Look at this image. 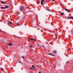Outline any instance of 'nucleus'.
<instances>
[{
  "label": "nucleus",
  "instance_id": "nucleus-1",
  "mask_svg": "<svg viewBox=\"0 0 73 73\" xmlns=\"http://www.w3.org/2000/svg\"><path fill=\"white\" fill-rule=\"evenodd\" d=\"M23 8H24V7H23V6H21L19 8V11L22 12L23 10Z\"/></svg>",
  "mask_w": 73,
  "mask_h": 73
},
{
  "label": "nucleus",
  "instance_id": "nucleus-2",
  "mask_svg": "<svg viewBox=\"0 0 73 73\" xmlns=\"http://www.w3.org/2000/svg\"><path fill=\"white\" fill-rule=\"evenodd\" d=\"M41 5H42V4H43V2H44V0H41Z\"/></svg>",
  "mask_w": 73,
  "mask_h": 73
},
{
  "label": "nucleus",
  "instance_id": "nucleus-3",
  "mask_svg": "<svg viewBox=\"0 0 73 73\" xmlns=\"http://www.w3.org/2000/svg\"><path fill=\"white\" fill-rule=\"evenodd\" d=\"M64 10H65L66 11V12H69V13L70 12V11H68V9H66V8H65V9H64Z\"/></svg>",
  "mask_w": 73,
  "mask_h": 73
},
{
  "label": "nucleus",
  "instance_id": "nucleus-4",
  "mask_svg": "<svg viewBox=\"0 0 73 73\" xmlns=\"http://www.w3.org/2000/svg\"><path fill=\"white\" fill-rule=\"evenodd\" d=\"M20 13L19 12H17L16 13V14L17 15H19Z\"/></svg>",
  "mask_w": 73,
  "mask_h": 73
},
{
  "label": "nucleus",
  "instance_id": "nucleus-5",
  "mask_svg": "<svg viewBox=\"0 0 73 73\" xmlns=\"http://www.w3.org/2000/svg\"><path fill=\"white\" fill-rule=\"evenodd\" d=\"M8 45H9V46H12V44L11 43H9L8 44Z\"/></svg>",
  "mask_w": 73,
  "mask_h": 73
},
{
  "label": "nucleus",
  "instance_id": "nucleus-6",
  "mask_svg": "<svg viewBox=\"0 0 73 73\" xmlns=\"http://www.w3.org/2000/svg\"><path fill=\"white\" fill-rule=\"evenodd\" d=\"M0 8H1V9H5V7H1Z\"/></svg>",
  "mask_w": 73,
  "mask_h": 73
},
{
  "label": "nucleus",
  "instance_id": "nucleus-7",
  "mask_svg": "<svg viewBox=\"0 0 73 73\" xmlns=\"http://www.w3.org/2000/svg\"><path fill=\"white\" fill-rule=\"evenodd\" d=\"M8 8V6H6L5 7V8Z\"/></svg>",
  "mask_w": 73,
  "mask_h": 73
},
{
  "label": "nucleus",
  "instance_id": "nucleus-8",
  "mask_svg": "<svg viewBox=\"0 0 73 73\" xmlns=\"http://www.w3.org/2000/svg\"><path fill=\"white\" fill-rule=\"evenodd\" d=\"M49 55H51V56H54V55L52 54H49Z\"/></svg>",
  "mask_w": 73,
  "mask_h": 73
},
{
  "label": "nucleus",
  "instance_id": "nucleus-9",
  "mask_svg": "<svg viewBox=\"0 0 73 73\" xmlns=\"http://www.w3.org/2000/svg\"><path fill=\"white\" fill-rule=\"evenodd\" d=\"M8 22L9 23H10L11 24V25H12V23L11 22H10V21H8Z\"/></svg>",
  "mask_w": 73,
  "mask_h": 73
},
{
  "label": "nucleus",
  "instance_id": "nucleus-10",
  "mask_svg": "<svg viewBox=\"0 0 73 73\" xmlns=\"http://www.w3.org/2000/svg\"><path fill=\"white\" fill-rule=\"evenodd\" d=\"M1 3H2V4H4L5 3L4 2H3V1H1Z\"/></svg>",
  "mask_w": 73,
  "mask_h": 73
},
{
  "label": "nucleus",
  "instance_id": "nucleus-11",
  "mask_svg": "<svg viewBox=\"0 0 73 73\" xmlns=\"http://www.w3.org/2000/svg\"><path fill=\"white\" fill-rule=\"evenodd\" d=\"M32 66V68H35V67L33 65Z\"/></svg>",
  "mask_w": 73,
  "mask_h": 73
},
{
  "label": "nucleus",
  "instance_id": "nucleus-12",
  "mask_svg": "<svg viewBox=\"0 0 73 73\" xmlns=\"http://www.w3.org/2000/svg\"><path fill=\"white\" fill-rule=\"evenodd\" d=\"M61 15H64V13H61Z\"/></svg>",
  "mask_w": 73,
  "mask_h": 73
},
{
  "label": "nucleus",
  "instance_id": "nucleus-13",
  "mask_svg": "<svg viewBox=\"0 0 73 73\" xmlns=\"http://www.w3.org/2000/svg\"><path fill=\"white\" fill-rule=\"evenodd\" d=\"M30 69H32L33 70L34 69L33 68H32V67L30 68Z\"/></svg>",
  "mask_w": 73,
  "mask_h": 73
},
{
  "label": "nucleus",
  "instance_id": "nucleus-14",
  "mask_svg": "<svg viewBox=\"0 0 73 73\" xmlns=\"http://www.w3.org/2000/svg\"><path fill=\"white\" fill-rule=\"evenodd\" d=\"M54 53H56V50H55L54 51Z\"/></svg>",
  "mask_w": 73,
  "mask_h": 73
},
{
  "label": "nucleus",
  "instance_id": "nucleus-15",
  "mask_svg": "<svg viewBox=\"0 0 73 73\" xmlns=\"http://www.w3.org/2000/svg\"><path fill=\"white\" fill-rule=\"evenodd\" d=\"M47 10L48 11H50V10L49 9H47Z\"/></svg>",
  "mask_w": 73,
  "mask_h": 73
},
{
  "label": "nucleus",
  "instance_id": "nucleus-16",
  "mask_svg": "<svg viewBox=\"0 0 73 73\" xmlns=\"http://www.w3.org/2000/svg\"><path fill=\"white\" fill-rule=\"evenodd\" d=\"M22 58H23V59H24V58H25L24 57V56H22Z\"/></svg>",
  "mask_w": 73,
  "mask_h": 73
},
{
  "label": "nucleus",
  "instance_id": "nucleus-17",
  "mask_svg": "<svg viewBox=\"0 0 73 73\" xmlns=\"http://www.w3.org/2000/svg\"><path fill=\"white\" fill-rule=\"evenodd\" d=\"M71 19H73V17H71Z\"/></svg>",
  "mask_w": 73,
  "mask_h": 73
},
{
  "label": "nucleus",
  "instance_id": "nucleus-18",
  "mask_svg": "<svg viewBox=\"0 0 73 73\" xmlns=\"http://www.w3.org/2000/svg\"><path fill=\"white\" fill-rule=\"evenodd\" d=\"M40 47H44V46H40Z\"/></svg>",
  "mask_w": 73,
  "mask_h": 73
},
{
  "label": "nucleus",
  "instance_id": "nucleus-19",
  "mask_svg": "<svg viewBox=\"0 0 73 73\" xmlns=\"http://www.w3.org/2000/svg\"><path fill=\"white\" fill-rule=\"evenodd\" d=\"M68 19H71V17H68Z\"/></svg>",
  "mask_w": 73,
  "mask_h": 73
},
{
  "label": "nucleus",
  "instance_id": "nucleus-20",
  "mask_svg": "<svg viewBox=\"0 0 73 73\" xmlns=\"http://www.w3.org/2000/svg\"><path fill=\"white\" fill-rule=\"evenodd\" d=\"M32 46H30V48H32Z\"/></svg>",
  "mask_w": 73,
  "mask_h": 73
},
{
  "label": "nucleus",
  "instance_id": "nucleus-21",
  "mask_svg": "<svg viewBox=\"0 0 73 73\" xmlns=\"http://www.w3.org/2000/svg\"><path fill=\"white\" fill-rule=\"evenodd\" d=\"M17 25H18V26H19V23H17Z\"/></svg>",
  "mask_w": 73,
  "mask_h": 73
},
{
  "label": "nucleus",
  "instance_id": "nucleus-22",
  "mask_svg": "<svg viewBox=\"0 0 73 73\" xmlns=\"http://www.w3.org/2000/svg\"><path fill=\"white\" fill-rule=\"evenodd\" d=\"M19 63H21V61H19Z\"/></svg>",
  "mask_w": 73,
  "mask_h": 73
},
{
  "label": "nucleus",
  "instance_id": "nucleus-23",
  "mask_svg": "<svg viewBox=\"0 0 73 73\" xmlns=\"http://www.w3.org/2000/svg\"><path fill=\"white\" fill-rule=\"evenodd\" d=\"M31 40H33V39L31 38L30 39Z\"/></svg>",
  "mask_w": 73,
  "mask_h": 73
},
{
  "label": "nucleus",
  "instance_id": "nucleus-24",
  "mask_svg": "<svg viewBox=\"0 0 73 73\" xmlns=\"http://www.w3.org/2000/svg\"><path fill=\"white\" fill-rule=\"evenodd\" d=\"M34 41H36V40L34 39Z\"/></svg>",
  "mask_w": 73,
  "mask_h": 73
},
{
  "label": "nucleus",
  "instance_id": "nucleus-25",
  "mask_svg": "<svg viewBox=\"0 0 73 73\" xmlns=\"http://www.w3.org/2000/svg\"><path fill=\"white\" fill-rule=\"evenodd\" d=\"M2 32V31L1 30H0V32Z\"/></svg>",
  "mask_w": 73,
  "mask_h": 73
},
{
  "label": "nucleus",
  "instance_id": "nucleus-26",
  "mask_svg": "<svg viewBox=\"0 0 73 73\" xmlns=\"http://www.w3.org/2000/svg\"><path fill=\"white\" fill-rule=\"evenodd\" d=\"M38 73H41V72L39 71Z\"/></svg>",
  "mask_w": 73,
  "mask_h": 73
},
{
  "label": "nucleus",
  "instance_id": "nucleus-27",
  "mask_svg": "<svg viewBox=\"0 0 73 73\" xmlns=\"http://www.w3.org/2000/svg\"><path fill=\"white\" fill-rule=\"evenodd\" d=\"M58 66H60V64H59Z\"/></svg>",
  "mask_w": 73,
  "mask_h": 73
},
{
  "label": "nucleus",
  "instance_id": "nucleus-28",
  "mask_svg": "<svg viewBox=\"0 0 73 73\" xmlns=\"http://www.w3.org/2000/svg\"><path fill=\"white\" fill-rule=\"evenodd\" d=\"M1 69H2V70H4V69H3V68H2Z\"/></svg>",
  "mask_w": 73,
  "mask_h": 73
},
{
  "label": "nucleus",
  "instance_id": "nucleus-29",
  "mask_svg": "<svg viewBox=\"0 0 73 73\" xmlns=\"http://www.w3.org/2000/svg\"><path fill=\"white\" fill-rule=\"evenodd\" d=\"M40 3V2H38V3L39 4V3Z\"/></svg>",
  "mask_w": 73,
  "mask_h": 73
},
{
  "label": "nucleus",
  "instance_id": "nucleus-30",
  "mask_svg": "<svg viewBox=\"0 0 73 73\" xmlns=\"http://www.w3.org/2000/svg\"><path fill=\"white\" fill-rule=\"evenodd\" d=\"M68 62H69L68 61V62H67L66 63H68Z\"/></svg>",
  "mask_w": 73,
  "mask_h": 73
},
{
  "label": "nucleus",
  "instance_id": "nucleus-31",
  "mask_svg": "<svg viewBox=\"0 0 73 73\" xmlns=\"http://www.w3.org/2000/svg\"><path fill=\"white\" fill-rule=\"evenodd\" d=\"M56 0H52V1H55Z\"/></svg>",
  "mask_w": 73,
  "mask_h": 73
},
{
  "label": "nucleus",
  "instance_id": "nucleus-32",
  "mask_svg": "<svg viewBox=\"0 0 73 73\" xmlns=\"http://www.w3.org/2000/svg\"><path fill=\"white\" fill-rule=\"evenodd\" d=\"M62 5V4H60V5Z\"/></svg>",
  "mask_w": 73,
  "mask_h": 73
},
{
  "label": "nucleus",
  "instance_id": "nucleus-33",
  "mask_svg": "<svg viewBox=\"0 0 73 73\" xmlns=\"http://www.w3.org/2000/svg\"><path fill=\"white\" fill-rule=\"evenodd\" d=\"M11 5H12V4H11Z\"/></svg>",
  "mask_w": 73,
  "mask_h": 73
}]
</instances>
